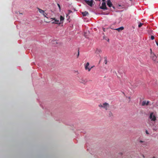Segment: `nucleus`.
I'll return each instance as SVG.
<instances>
[{
	"mask_svg": "<svg viewBox=\"0 0 158 158\" xmlns=\"http://www.w3.org/2000/svg\"><path fill=\"white\" fill-rule=\"evenodd\" d=\"M74 73H77V74H79V72L78 71H74Z\"/></svg>",
	"mask_w": 158,
	"mask_h": 158,
	"instance_id": "obj_25",
	"label": "nucleus"
},
{
	"mask_svg": "<svg viewBox=\"0 0 158 158\" xmlns=\"http://www.w3.org/2000/svg\"><path fill=\"white\" fill-rule=\"evenodd\" d=\"M15 13L16 14H18L19 13V14H21V15H22L23 14V13H20L19 12V11H16L15 12Z\"/></svg>",
	"mask_w": 158,
	"mask_h": 158,
	"instance_id": "obj_23",
	"label": "nucleus"
},
{
	"mask_svg": "<svg viewBox=\"0 0 158 158\" xmlns=\"http://www.w3.org/2000/svg\"><path fill=\"white\" fill-rule=\"evenodd\" d=\"M64 19V17H63L62 16H60V22H61L63 21Z\"/></svg>",
	"mask_w": 158,
	"mask_h": 158,
	"instance_id": "obj_16",
	"label": "nucleus"
},
{
	"mask_svg": "<svg viewBox=\"0 0 158 158\" xmlns=\"http://www.w3.org/2000/svg\"><path fill=\"white\" fill-rule=\"evenodd\" d=\"M113 116V114L111 112V111H110L109 112V116L110 117H112Z\"/></svg>",
	"mask_w": 158,
	"mask_h": 158,
	"instance_id": "obj_17",
	"label": "nucleus"
},
{
	"mask_svg": "<svg viewBox=\"0 0 158 158\" xmlns=\"http://www.w3.org/2000/svg\"><path fill=\"white\" fill-rule=\"evenodd\" d=\"M91 68H93V67H92Z\"/></svg>",
	"mask_w": 158,
	"mask_h": 158,
	"instance_id": "obj_35",
	"label": "nucleus"
},
{
	"mask_svg": "<svg viewBox=\"0 0 158 158\" xmlns=\"http://www.w3.org/2000/svg\"><path fill=\"white\" fill-rule=\"evenodd\" d=\"M102 105L101 104H100L98 106L99 107H102Z\"/></svg>",
	"mask_w": 158,
	"mask_h": 158,
	"instance_id": "obj_27",
	"label": "nucleus"
},
{
	"mask_svg": "<svg viewBox=\"0 0 158 158\" xmlns=\"http://www.w3.org/2000/svg\"><path fill=\"white\" fill-rule=\"evenodd\" d=\"M81 14L82 15H83V16H88V15H89L88 12L86 11L82 12L81 13Z\"/></svg>",
	"mask_w": 158,
	"mask_h": 158,
	"instance_id": "obj_13",
	"label": "nucleus"
},
{
	"mask_svg": "<svg viewBox=\"0 0 158 158\" xmlns=\"http://www.w3.org/2000/svg\"><path fill=\"white\" fill-rule=\"evenodd\" d=\"M110 28L112 29H113V30H114V29L115 28H114L113 27L111 26L110 27Z\"/></svg>",
	"mask_w": 158,
	"mask_h": 158,
	"instance_id": "obj_29",
	"label": "nucleus"
},
{
	"mask_svg": "<svg viewBox=\"0 0 158 158\" xmlns=\"http://www.w3.org/2000/svg\"><path fill=\"white\" fill-rule=\"evenodd\" d=\"M153 115V113L152 112L150 113L149 118L152 121H155L156 120V117L155 116Z\"/></svg>",
	"mask_w": 158,
	"mask_h": 158,
	"instance_id": "obj_5",
	"label": "nucleus"
},
{
	"mask_svg": "<svg viewBox=\"0 0 158 158\" xmlns=\"http://www.w3.org/2000/svg\"><path fill=\"white\" fill-rule=\"evenodd\" d=\"M77 58H78L79 56V50H78V51H77Z\"/></svg>",
	"mask_w": 158,
	"mask_h": 158,
	"instance_id": "obj_22",
	"label": "nucleus"
},
{
	"mask_svg": "<svg viewBox=\"0 0 158 158\" xmlns=\"http://www.w3.org/2000/svg\"><path fill=\"white\" fill-rule=\"evenodd\" d=\"M77 79L78 81L80 83H82L84 85L87 82V81L83 78H80L79 77Z\"/></svg>",
	"mask_w": 158,
	"mask_h": 158,
	"instance_id": "obj_3",
	"label": "nucleus"
},
{
	"mask_svg": "<svg viewBox=\"0 0 158 158\" xmlns=\"http://www.w3.org/2000/svg\"><path fill=\"white\" fill-rule=\"evenodd\" d=\"M150 56L153 61H156L157 56L156 55L152 52V50H150Z\"/></svg>",
	"mask_w": 158,
	"mask_h": 158,
	"instance_id": "obj_1",
	"label": "nucleus"
},
{
	"mask_svg": "<svg viewBox=\"0 0 158 158\" xmlns=\"http://www.w3.org/2000/svg\"><path fill=\"white\" fill-rule=\"evenodd\" d=\"M57 6L58 7V8H59L60 11L61 7H60V4L59 3H57Z\"/></svg>",
	"mask_w": 158,
	"mask_h": 158,
	"instance_id": "obj_21",
	"label": "nucleus"
},
{
	"mask_svg": "<svg viewBox=\"0 0 158 158\" xmlns=\"http://www.w3.org/2000/svg\"><path fill=\"white\" fill-rule=\"evenodd\" d=\"M60 43L57 40H53L52 42V46H60Z\"/></svg>",
	"mask_w": 158,
	"mask_h": 158,
	"instance_id": "obj_2",
	"label": "nucleus"
},
{
	"mask_svg": "<svg viewBox=\"0 0 158 158\" xmlns=\"http://www.w3.org/2000/svg\"><path fill=\"white\" fill-rule=\"evenodd\" d=\"M91 69H92V68H89L88 67V69L87 70H88V71L89 72L90 71Z\"/></svg>",
	"mask_w": 158,
	"mask_h": 158,
	"instance_id": "obj_26",
	"label": "nucleus"
},
{
	"mask_svg": "<svg viewBox=\"0 0 158 158\" xmlns=\"http://www.w3.org/2000/svg\"><path fill=\"white\" fill-rule=\"evenodd\" d=\"M143 25V23H139V25H138V27H140Z\"/></svg>",
	"mask_w": 158,
	"mask_h": 158,
	"instance_id": "obj_18",
	"label": "nucleus"
},
{
	"mask_svg": "<svg viewBox=\"0 0 158 158\" xmlns=\"http://www.w3.org/2000/svg\"><path fill=\"white\" fill-rule=\"evenodd\" d=\"M100 8L101 9L104 10H107V8L106 6L105 1L103 2L102 4V6H100Z\"/></svg>",
	"mask_w": 158,
	"mask_h": 158,
	"instance_id": "obj_4",
	"label": "nucleus"
},
{
	"mask_svg": "<svg viewBox=\"0 0 158 158\" xmlns=\"http://www.w3.org/2000/svg\"><path fill=\"white\" fill-rule=\"evenodd\" d=\"M151 39L152 40H153L154 39V37L153 35H152L151 37Z\"/></svg>",
	"mask_w": 158,
	"mask_h": 158,
	"instance_id": "obj_24",
	"label": "nucleus"
},
{
	"mask_svg": "<svg viewBox=\"0 0 158 158\" xmlns=\"http://www.w3.org/2000/svg\"><path fill=\"white\" fill-rule=\"evenodd\" d=\"M51 19H53L54 20V21L52 22V23L53 24H60V23L59 22V20H57V19H56L55 18H51Z\"/></svg>",
	"mask_w": 158,
	"mask_h": 158,
	"instance_id": "obj_9",
	"label": "nucleus"
},
{
	"mask_svg": "<svg viewBox=\"0 0 158 158\" xmlns=\"http://www.w3.org/2000/svg\"><path fill=\"white\" fill-rule=\"evenodd\" d=\"M103 2L105 1V0H102Z\"/></svg>",
	"mask_w": 158,
	"mask_h": 158,
	"instance_id": "obj_33",
	"label": "nucleus"
},
{
	"mask_svg": "<svg viewBox=\"0 0 158 158\" xmlns=\"http://www.w3.org/2000/svg\"><path fill=\"white\" fill-rule=\"evenodd\" d=\"M152 158H155L154 157H153Z\"/></svg>",
	"mask_w": 158,
	"mask_h": 158,
	"instance_id": "obj_34",
	"label": "nucleus"
},
{
	"mask_svg": "<svg viewBox=\"0 0 158 158\" xmlns=\"http://www.w3.org/2000/svg\"><path fill=\"white\" fill-rule=\"evenodd\" d=\"M139 142L141 143H143L142 144V146L143 147H146L147 145V143L145 142L144 141H143L142 140H140Z\"/></svg>",
	"mask_w": 158,
	"mask_h": 158,
	"instance_id": "obj_11",
	"label": "nucleus"
},
{
	"mask_svg": "<svg viewBox=\"0 0 158 158\" xmlns=\"http://www.w3.org/2000/svg\"><path fill=\"white\" fill-rule=\"evenodd\" d=\"M156 44L158 46V42L156 41Z\"/></svg>",
	"mask_w": 158,
	"mask_h": 158,
	"instance_id": "obj_30",
	"label": "nucleus"
},
{
	"mask_svg": "<svg viewBox=\"0 0 158 158\" xmlns=\"http://www.w3.org/2000/svg\"><path fill=\"white\" fill-rule=\"evenodd\" d=\"M45 17H46L47 18H48L47 17V14L45 12L44 13V14L43 15Z\"/></svg>",
	"mask_w": 158,
	"mask_h": 158,
	"instance_id": "obj_20",
	"label": "nucleus"
},
{
	"mask_svg": "<svg viewBox=\"0 0 158 158\" xmlns=\"http://www.w3.org/2000/svg\"><path fill=\"white\" fill-rule=\"evenodd\" d=\"M105 60H104V63L105 64H106L107 63V58L106 57H105L104 58Z\"/></svg>",
	"mask_w": 158,
	"mask_h": 158,
	"instance_id": "obj_19",
	"label": "nucleus"
},
{
	"mask_svg": "<svg viewBox=\"0 0 158 158\" xmlns=\"http://www.w3.org/2000/svg\"><path fill=\"white\" fill-rule=\"evenodd\" d=\"M85 2L89 6H92L93 0H85Z\"/></svg>",
	"mask_w": 158,
	"mask_h": 158,
	"instance_id": "obj_7",
	"label": "nucleus"
},
{
	"mask_svg": "<svg viewBox=\"0 0 158 158\" xmlns=\"http://www.w3.org/2000/svg\"><path fill=\"white\" fill-rule=\"evenodd\" d=\"M37 9L38 10H39V12L41 13V14L42 13H44V10L40 9L39 8H37Z\"/></svg>",
	"mask_w": 158,
	"mask_h": 158,
	"instance_id": "obj_15",
	"label": "nucleus"
},
{
	"mask_svg": "<svg viewBox=\"0 0 158 158\" xmlns=\"http://www.w3.org/2000/svg\"><path fill=\"white\" fill-rule=\"evenodd\" d=\"M106 40H107L108 41H109V39H108V38H107V39H106Z\"/></svg>",
	"mask_w": 158,
	"mask_h": 158,
	"instance_id": "obj_31",
	"label": "nucleus"
},
{
	"mask_svg": "<svg viewBox=\"0 0 158 158\" xmlns=\"http://www.w3.org/2000/svg\"><path fill=\"white\" fill-rule=\"evenodd\" d=\"M44 13H45V12H44V13L43 12L41 14L43 15L44 14Z\"/></svg>",
	"mask_w": 158,
	"mask_h": 158,
	"instance_id": "obj_32",
	"label": "nucleus"
},
{
	"mask_svg": "<svg viewBox=\"0 0 158 158\" xmlns=\"http://www.w3.org/2000/svg\"><path fill=\"white\" fill-rule=\"evenodd\" d=\"M149 103V101H143L142 102V106H144L145 105H148Z\"/></svg>",
	"mask_w": 158,
	"mask_h": 158,
	"instance_id": "obj_8",
	"label": "nucleus"
},
{
	"mask_svg": "<svg viewBox=\"0 0 158 158\" xmlns=\"http://www.w3.org/2000/svg\"><path fill=\"white\" fill-rule=\"evenodd\" d=\"M107 4L108 6L110 7H111L112 6V4L110 0H107Z\"/></svg>",
	"mask_w": 158,
	"mask_h": 158,
	"instance_id": "obj_10",
	"label": "nucleus"
},
{
	"mask_svg": "<svg viewBox=\"0 0 158 158\" xmlns=\"http://www.w3.org/2000/svg\"><path fill=\"white\" fill-rule=\"evenodd\" d=\"M102 107L104 108L106 110H107L109 107V105L106 102L103 103L102 104Z\"/></svg>",
	"mask_w": 158,
	"mask_h": 158,
	"instance_id": "obj_6",
	"label": "nucleus"
},
{
	"mask_svg": "<svg viewBox=\"0 0 158 158\" xmlns=\"http://www.w3.org/2000/svg\"><path fill=\"white\" fill-rule=\"evenodd\" d=\"M123 29H124L123 27H120L115 29L114 30H117L119 31H120L123 30Z\"/></svg>",
	"mask_w": 158,
	"mask_h": 158,
	"instance_id": "obj_12",
	"label": "nucleus"
},
{
	"mask_svg": "<svg viewBox=\"0 0 158 158\" xmlns=\"http://www.w3.org/2000/svg\"><path fill=\"white\" fill-rule=\"evenodd\" d=\"M89 62H87L85 66V70H87L88 67L89 66Z\"/></svg>",
	"mask_w": 158,
	"mask_h": 158,
	"instance_id": "obj_14",
	"label": "nucleus"
},
{
	"mask_svg": "<svg viewBox=\"0 0 158 158\" xmlns=\"http://www.w3.org/2000/svg\"><path fill=\"white\" fill-rule=\"evenodd\" d=\"M145 132H146V134H147L148 135L149 134L148 132V131L147 130Z\"/></svg>",
	"mask_w": 158,
	"mask_h": 158,
	"instance_id": "obj_28",
	"label": "nucleus"
}]
</instances>
